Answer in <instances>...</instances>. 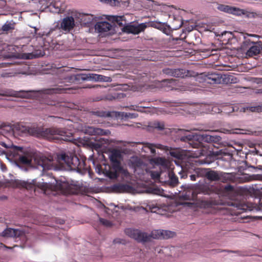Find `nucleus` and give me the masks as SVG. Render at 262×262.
Here are the masks:
<instances>
[{
	"label": "nucleus",
	"mask_w": 262,
	"mask_h": 262,
	"mask_svg": "<svg viewBox=\"0 0 262 262\" xmlns=\"http://www.w3.org/2000/svg\"><path fill=\"white\" fill-rule=\"evenodd\" d=\"M102 117H112V116H110V115H108V116H101Z\"/></svg>",
	"instance_id": "obj_60"
},
{
	"label": "nucleus",
	"mask_w": 262,
	"mask_h": 262,
	"mask_svg": "<svg viewBox=\"0 0 262 262\" xmlns=\"http://www.w3.org/2000/svg\"><path fill=\"white\" fill-rule=\"evenodd\" d=\"M64 93V87L62 85H58L55 88L45 89L41 91H15L12 89H5L0 91V95L4 96H11L29 98L32 97L40 96L42 102L48 105H55V102L51 101L48 95Z\"/></svg>",
	"instance_id": "obj_2"
},
{
	"label": "nucleus",
	"mask_w": 262,
	"mask_h": 262,
	"mask_svg": "<svg viewBox=\"0 0 262 262\" xmlns=\"http://www.w3.org/2000/svg\"><path fill=\"white\" fill-rule=\"evenodd\" d=\"M193 170V172L196 174L198 177H203L206 178V173L208 169L201 168H192Z\"/></svg>",
	"instance_id": "obj_38"
},
{
	"label": "nucleus",
	"mask_w": 262,
	"mask_h": 262,
	"mask_svg": "<svg viewBox=\"0 0 262 262\" xmlns=\"http://www.w3.org/2000/svg\"><path fill=\"white\" fill-rule=\"evenodd\" d=\"M132 187L128 184H115L112 186V189L114 192L122 193L128 192L132 190Z\"/></svg>",
	"instance_id": "obj_23"
},
{
	"label": "nucleus",
	"mask_w": 262,
	"mask_h": 262,
	"mask_svg": "<svg viewBox=\"0 0 262 262\" xmlns=\"http://www.w3.org/2000/svg\"><path fill=\"white\" fill-rule=\"evenodd\" d=\"M173 21L172 22V26L173 30H177L180 28L183 25V21L182 17L180 16L176 17L174 15L172 16Z\"/></svg>",
	"instance_id": "obj_32"
},
{
	"label": "nucleus",
	"mask_w": 262,
	"mask_h": 262,
	"mask_svg": "<svg viewBox=\"0 0 262 262\" xmlns=\"http://www.w3.org/2000/svg\"><path fill=\"white\" fill-rule=\"evenodd\" d=\"M16 185L18 187L25 188L28 190L34 189L35 191V185L33 183L28 182L24 181L16 180L15 181Z\"/></svg>",
	"instance_id": "obj_27"
},
{
	"label": "nucleus",
	"mask_w": 262,
	"mask_h": 262,
	"mask_svg": "<svg viewBox=\"0 0 262 262\" xmlns=\"http://www.w3.org/2000/svg\"><path fill=\"white\" fill-rule=\"evenodd\" d=\"M244 43L249 47V49L246 52V56L248 57H252L258 55L260 53L262 47L260 43L257 42L250 41L249 40H246Z\"/></svg>",
	"instance_id": "obj_15"
},
{
	"label": "nucleus",
	"mask_w": 262,
	"mask_h": 262,
	"mask_svg": "<svg viewBox=\"0 0 262 262\" xmlns=\"http://www.w3.org/2000/svg\"><path fill=\"white\" fill-rule=\"evenodd\" d=\"M163 74L175 77L184 78L188 76H191L190 71L184 69H173V68H164L162 69Z\"/></svg>",
	"instance_id": "obj_12"
},
{
	"label": "nucleus",
	"mask_w": 262,
	"mask_h": 262,
	"mask_svg": "<svg viewBox=\"0 0 262 262\" xmlns=\"http://www.w3.org/2000/svg\"><path fill=\"white\" fill-rule=\"evenodd\" d=\"M22 127L24 128L23 126ZM21 131L23 132H27L28 133H35L37 132V130L35 129L34 131H32L29 127H24V129H22Z\"/></svg>",
	"instance_id": "obj_46"
},
{
	"label": "nucleus",
	"mask_w": 262,
	"mask_h": 262,
	"mask_svg": "<svg viewBox=\"0 0 262 262\" xmlns=\"http://www.w3.org/2000/svg\"><path fill=\"white\" fill-rule=\"evenodd\" d=\"M260 179L262 180V176H261V179Z\"/></svg>",
	"instance_id": "obj_64"
},
{
	"label": "nucleus",
	"mask_w": 262,
	"mask_h": 262,
	"mask_svg": "<svg viewBox=\"0 0 262 262\" xmlns=\"http://www.w3.org/2000/svg\"><path fill=\"white\" fill-rule=\"evenodd\" d=\"M64 81L60 83L70 82L73 83L75 82H80L81 81L93 80L95 81L107 82H110L112 79L111 77L105 76L102 75L96 74L94 73L89 74H80L76 75H68L64 77Z\"/></svg>",
	"instance_id": "obj_7"
},
{
	"label": "nucleus",
	"mask_w": 262,
	"mask_h": 262,
	"mask_svg": "<svg viewBox=\"0 0 262 262\" xmlns=\"http://www.w3.org/2000/svg\"><path fill=\"white\" fill-rule=\"evenodd\" d=\"M206 178L211 181H218L220 180L224 181V180H227L229 178V174L208 169L206 173Z\"/></svg>",
	"instance_id": "obj_13"
},
{
	"label": "nucleus",
	"mask_w": 262,
	"mask_h": 262,
	"mask_svg": "<svg viewBox=\"0 0 262 262\" xmlns=\"http://www.w3.org/2000/svg\"><path fill=\"white\" fill-rule=\"evenodd\" d=\"M147 27V25L145 23L140 24H130L124 27V31L128 33L134 34H138L140 32L143 31Z\"/></svg>",
	"instance_id": "obj_16"
},
{
	"label": "nucleus",
	"mask_w": 262,
	"mask_h": 262,
	"mask_svg": "<svg viewBox=\"0 0 262 262\" xmlns=\"http://www.w3.org/2000/svg\"><path fill=\"white\" fill-rule=\"evenodd\" d=\"M146 147H147L150 150V152L151 154H156V149L155 148V147H156V146H155L154 144H150V143H146ZM156 147L157 148H160L158 146H156Z\"/></svg>",
	"instance_id": "obj_43"
},
{
	"label": "nucleus",
	"mask_w": 262,
	"mask_h": 262,
	"mask_svg": "<svg viewBox=\"0 0 262 262\" xmlns=\"http://www.w3.org/2000/svg\"><path fill=\"white\" fill-rule=\"evenodd\" d=\"M75 20L72 16H67L64 18L60 25L59 28L63 31L69 32L74 27Z\"/></svg>",
	"instance_id": "obj_17"
},
{
	"label": "nucleus",
	"mask_w": 262,
	"mask_h": 262,
	"mask_svg": "<svg viewBox=\"0 0 262 262\" xmlns=\"http://www.w3.org/2000/svg\"><path fill=\"white\" fill-rule=\"evenodd\" d=\"M57 160L63 168L76 170L79 172L88 169L85 160L79 159L74 153L70 152L59 153L57 155Z\"/></svg>",
	"instance_id": "obj_4"
},
{
	"label": "nucleus",
	"mask_w": 262,
	"mask_h": 262,
	"mask_svg": "<svg viewBox=\"0 0 262 262\" xmlns=\"http://www.w3.org/2000/svg\"><path fill=\"white\" fill-rule=\"evenodd\" d=\"M99 221L101 224H102L103 225L105 226L110 227L112 225L111 222L107 220L100 218L99 219Z\"/></svg>",
	"instance_id": "obj_45"
},
{
	"label": "nucleus",
	"mask_w": 262,
	"mask_h": 262,
	"mask_svg": "<svg viewBox=\"0 0 262 262\" xmlns=\"http://www.w3.org/2000/svg\"><path fill=\"white\" fill-rule=\"evenodd\" d=\"M79 18L81 26L90 27L95 22V18L93 15L88 14H80Z\"/></svg>",
	"instance_id": "obj_20"
},
{
	"label": "nucleus",
	"mask_w": 262,
	"mask_h": 262,
	"mask_svg": "<svg viewBox=\"0 0 262 262\" xmlns=\"http://www.w3.org/2000/svg\"><path fill=\"white\" fill-rule=\"evenodd\" d=\"M228 79H229V80L231 79V82H234L233 81V78H232H232H231V77H228Z\"/></svg>",
	"instance_id": "obj_55"
},
{
	"label": "nucleus",
	"mask_w": 262,
	"mask_h": 262,
	"mask_svg": "<svg viewBox=\"0 0 262 262\" xmlns=\"http://www.w3.org/2000/svg\"><path fill=\"white\" fill-rule=\"evenodd\" d=\"M23 234L21 230L15 229L11 228H8L3 231L1 235L3 237H18Z\"/></svg>",
	"instance_id": "obj_21"
},
{
	"label": "nucleus",
	"mask_w": 262,
	"mask_h": 262,
	"mask_svg": "<svg viewBox=\"0 0 262 262\" xmlns=\"http://www.w3.org/2000/svg\"><path fill=\"white\" fill-rule=\"evenodd\" d=\"M115 115H136L135 113H121V112H115Z\"/></svg>",
	"instance_id": "obj_48"
},
{
	"label": "nucleus",
	"mask_w": 262,
	"mask_h": 262,
	"mask_svg": "<svg viewBox=\"0 0 262 262\" xmlns=\"http://www.w3.org/2000/svg\"><path fill=\"white\" fill-rule=\"evenodd\" d=\"M224 189L226 192H231L233 190L234 187L231 185H227L225 186Z\"/></svg>",
	"instance_id": "obj_47"
},
{
	"label": "nucleus",
	"mask_w": 262,
	"mask_h": 262,
	"mask_svg": "<svg viewBox=\"0 0 262 262\" xmlns=\"http://www.w3.org/2000/svg\"><path fill=\"white\" fill-rule=\"evenodd\" d=\"M258 82L262 83V78L259 79Z\"/></svg>",
	"instance_id": "obj_58"
},
{
	"label": "nucleus",
	"mask_w": 262,
	"mask_h": 262,
	"mask_svg": "<svg viewBox=\"0 0 262 262\" xmlns=\"http://www.w3.org/2000/svg\"><path fill=\"white\" fill-rule=\"evenodd\" d=\"M7 248H9V249H11L12 248L11 247H7Z\"/></svg>",
	"instance_id": "obj_62"
},
{
	"label": "nucleus",
	"mask_w": 262,
	"mask_h": 262,
	"mask_svg": "<svg viewBox=\"0 0 262 262\" xmlns=\"http://www.w3.org/2000/svg\"><path fill=\"white\" fill-rule=\"evenodd\" d=\"M152 26L162 31L166 35H169L170 33V27L165 23L156 21L152 23Z\"/></svg>",
	"instance_id": "obj_25"
},
{
	"label": "nucleus",
	"mask_w": 262,
	"mask_h": 262,
	"mask_svg": "<svg viewBox=\"0 0 262 262\" xmlns=\"http://www.w3.org/2000/svg\"><path fill=\"white\" fill-rule=\"evenodd\" d=\"M165 175H167L168 178V183L170 186H175L178 184V178L172 172L167 171Z\"/></svg>",
	"instance_id": "obj_30"
},
{
	"label": "nucleus",
	"mask_w": 262,
	"mask_h": 262,
	"mask_svg": "<svg viewBox=\"0 0 262 262\" xmlns=\"http://www.w3.org/2000/svg\"><path fill=\"white\" fill-rule=\"evenodd\" d=\"M57 160L63 168L76 170L79 172L88 169L85 160L79 159L74 153L70 152L59 153L57 155Z\"/></svg>",
	"instance_id": "obj_3"
},
{
	"label": "nucleus",
	"mask_w": 262,
	"mask_h": 262,
	"mask_svg": "<svg viewBox=\"0 0 262 262\" xmlns=\"http://www.w3.org/2000/svg\"><path fill=\"white\" fill-rule=\"evenodd\" d=\"M119 173H122L125 176L128 174L127 170L124 169L121 167L120 161L111 162V167H110V169L106 171V174L108 177L111 179L117 178Z\"/></svg>",
	"instance_id": "obj_11"
},
{
	"label": "nucleus",
	"mask_w": 262,
	"mask_h": 262,
	"mask_svg": "<svg viewBox=\"0 0 262 262\" xmlns=\"http://www.w3.org/2000/svg\"><path fill=\"white\" fill-rule=\"evenodd\" d=\"M130 107L131 109L136 110L138 112H139L142 113H145L147 114H150L151 115L158 113L157 110L156 108L142 107L141 106L134 105H132Z\"/></svg>",
	"instance_id": "obj_26"
},
{
	"label": "nucleus",
	"mask_w": 262,
	"mask_h": 262,
	"mask_svg": "<svg viewBox=\"0 0 262 262\" xmlns=\"http://www.w3.org/2000/svg\"><path fill=\"white\" fill-rule=\"evenodd\" d=\"M97 168H98V170H99H99H100V169H101V165H98L97 166Z\"/></svg>",
	"instance_id": "obj_54"
},
{
	"label": "nucleus",
	"mask_w": 262,
	"mask_h": 262,
	"mask_svg": "<svg viewBox=\"0 0 262 262\" xmlns=\"http://www.w3.org/2000/svg\"><path fill=\"white\" fill-rule=\"evenodd\" d=\"M212 157H206L203 159H196L194 160V162L196 165H202V164H209L212 162Z\"/></svg>",
	"instance_id": "obj_37"
},
{
	"label": "nucleus",
	"mask_w": 262,
	"mask_h": 262,
	"mask_svg": "<svg viewBox=\"0 0 262 262\" xmlns=\"http://www.w3.org/2000/svg\"><path fill=\"white\" fill-rule=\"evenodd\" d=\"M203 140L207 142L217 143L221 140V137L219 136L204 134L202 135Z\"/></svg>",
	"instance_id": "obj_29"
},
{
	"label": "nucleus",
	"mask_w": 262,
	"mask_h": 262,
	"mask_svg": "<svg viewBox=\"0 0 262 262\" xmlns=\"http://www.w3.org/2000/svg\"><path fill=\"white\" fill-rule=\"evenodd\" d=\"M151 163L157 165L166 166L167 165L166 160L164 158L156 157L151 160Z\"/></svg>",
	"instance_id": "obj_36"
},
{
	"label": "nucleus",
	"mask_w": 262,
	"mask_h": 262,
	"mask_svg": "<svg viewBox=\"0 0 262 262\" xmlns=\"http://www.w3.org/2000/svg\"><path fill=\"white\" fill-rule=\"evenodd\" d=\"M188 177H189L190 180L192 181H195L196 178L198 177L196 174L194 172L193 174L191 173L190 169L187 170L186 172H184V174L181 176V177L183 178H185Z\"/></svg>",
	"instance_id": "obj_41"
},
{
	"label": "nucleus",
	"mask_w": 262,
	"mask_h": 262,
	"mask_svg": "<svg viewBox=\"0 0 262 262\" xmlns=\"http://www.w3.org/2000/svg\"><path fill=\"white\" fill-rule=\"evenodd\" d=\"M170 154L172 157H176L177 158H180V155L178 154H176L174 152H171Z\"/></svg>",
	"instance_id": "obj_52"
},
{
	"label": "nucleus",
	"mask_w": 262,
	"mask_h": 262,
	"mask_svg": "<svg viewBox=\"0 0 262 262\" xmlns=\"http://www.w3.org/2000/svg\"><path fill=\"white\" fill-rule=\"evenodd\" d=\"M240 112L245 113H259L262 112V105L256 106H248L246 107H242L241 108Z\"/></svg>",
	"instance_id": "obj_28"
},
{
	"label": "nucleus",
	"mask_w": 262,
	"mask_h": 262,
	"mask_svg": "<svg viewBox=\"0 0 262 262\" xmlns=\"http://www.w3.org/2000/svg\"><path fill=\"white\" fill-rule=\"evenodd\" d=\"M191 195L189 196L188 199L195 200L198 194H210L215 192L212 186L204 183H196L192 186Z\"/></svg>",
	"instance_id": "obj_8"
},
{
	"label": "nucleus",
	"mask_w": 262,
	"mask_h": 262,
	"mask_svg": "<svg viewBox=\"0 0 262 262\" xmlns=\"http://www.w3.org/2000/svg\"><path fill=\"white\" fill-rule=\"evenodd\" d=\"M101 1L110 4L112 6H116L119 5V2L118 0H101Z\"/></svg>",
	"instance_id": "obj_42"
},
{
	"label": "nucleus",
	"mask_w": 262,
	"mask_h": 262,
	"mask_svg": "<svg viewBox=\"0 0 262 262\" xmlns=\"http://www.w3.org/2000/svg\"><path fill=\"white\" fill-rule=\"evenodd\" d=\"M117 119H118L120 118V117H122V119H123V117H124L125 118H135L136 117V116H127V115H125V116H115Z\"/></svg>",
	"instance_id": "obj_50"
},
{
	"label": "nucleus",
	"mask_w": 262,
	"mask_h": 262,
	"mask_svg": "<svg viewBox=\"0 0 262 262\" xmlns=\"http://www.w3.org/2000/svg\"><path fill=\"white\" fill-rule=\"evenodd\" d=\"M193 138H194V136L193 135L189 134L188 135L182 137L181 138V140L182 141H191V140H193Z\"/></svg>",
	"instance_id": "obj_44"
},
{
	"label": "nucleus",
	"mask_w": 262,
	"mask_h": 262,
	"mask_svg": "<svg viewBox=\"0 0 262 262\" xmlns=\"http://www.w3.org/2000/svg\"><path fill=\"white\" fill-rule=\"evenodd\" d=\"M50 1V0H39V3L41 5V7H43V6L48 2Z\"/></svg>",
	"instance_id": "obj_49"
},
{
	"label": "nucleus",
	"mask_w": 262,
	"mask_h": 262,
	"mask_svg": "<svg viewBox=\"0 0 262 262\" xmlns=\"http://www.w3.org/2000/svg\"><path fill=\"white\" fill-rule=\"evenodd\" d=\"M208 82L210 84L219 83L221 82V77L219 74H211L207 77Z\"/></svg>",
	"instance_id": "obj_35"
},
{
	"label": "nucleus",
	"mask_w": 262,
	"mask_h": 262,
	"mask_svg": "<svg viewBox=\"0 0 262 262\" xmlns=\"http://www.w3.org/2000/svg\"><path fill=\"white\" fill-rule=\"evenodd\" d=\"M194 78L191 81L186 82L180 81L175 79H167L162 80L160 83V86L165 91L176 90L181 92L194 91L197 88V84L195 82Z\"/></svg>",
	"instance_id": "obj_6"
},
{
	"label": "nucleus",
	"mask_w": 262,
	"mask_h": 262,
	"mask_svg": "<svg viewBox=\"0 0 262 262\" xmlns=\"http://www.w3.org/2000/svg\"><path fill=\"white\" fill-rule=\"evenodd\" d=\"M12 150L14 155L19 156L17 159L18 163L27 165L34 164L38 169L42 171L43 175L45 174L46 170H51L54 168L53 161L45 156L32 154L28 151L24 150V148L20 146H13Z\"/></svg>",
	"instance_id": "obj_1"
},
{
	"label": "nucleus",
	"mask_w": 262,
	"mask_h": 262,
	"mask_svg": "<svg viewBox=\"0 0 262 262\" xmlns=\"http://www.w3.org/2000/svg\"><path fill=\"white\" fill-rule=\"evenodd\" d=\"M260 92H259V93H262V90H260Z\"/></svg>",
	"instance_id": "obj_63"
},
{
	"label": "nucleus",
	"mask_w": 262,
	"mask_h": 262,
	"mask_svg": "<svg viewBox=\"0 0 262 262\" xmlns=\"http://www.w3.org/2000/svg\"><path fill=\"white\" fill-rule=\"evenodd\" d=\"M222 204L223 203L219 196L203 200L199 203L200 207L204 209L216 208L218 206Z\"/></svg>",
	"instance_id": "obj_14"
},
{
	"label": "nucleus",
	"mask_w": 262,
	"mask_h": 262,
	"mask_svg": "<svg viewBox=\"0 0 262 262\" xmlns=\"http://www.w3.org/2000/svg\"><path fill=\"white\" fill-rule=\"evenodd\" d=\"M121 157L120 152L117 150H114L110 156V161L111 162H114L115 161H119V158Z\"/></svg>",
	"instance_id": "obj_40"
},
{
	"label": "nucleus",
	"mask_w": 262,
	"mask_h": 262,
	"mask_svg": "<svg viewBox=\"0 0 262 262\" xmlns=\"http://www.w3.org/2000/svg\"><path fill=\"white\" fill-rule=\"evenodd\" d=\"M56 185H55L47 183H42L41 184H39L38 187L43 191L45 194H48V191L50 190H62L63 189L62 185L58 183L56 180Z\"/></svg>",
	"instance_id": "obj_19"
},
{
	"label": "nucleus",
	"mask_w": 262,
	"mask_h": 262,
	"mask_svg": "<svg viewBox=\"0 0 262 262\" xmlns=\"http://www.w3.org/2000/svg\"><path fill=\"white\" fill-rule=\"evenodd\" d=\"M125 233L128 236L138 242H146L150 241L151 238H169L174 236L173 232L167 230H154L150 234L142 232L137 229H126Z\"/></svg>",
	"instance_id": "obj_5"
},
{
	"label": "nucleus",
	"mask_w": 262,
	"mask_h": 262,
	"mask_svg": "<svg viewBox=\"0 0 262 262\" xmlns=\"http://www.w3.org/2000/svg\"><path fill=\"white\" fill-rule=\"evenodd\" d=\"M124 17L123 16H110L108 20L114 23H116L120 26L125 25Z\"/></svg>",
	"instance_id": "obj_33"
},
{
	"label": "nucleus",
	"mask_w": 262,
	"mask_h": 262,
	"mask_svg": "<svg viewBox=\"0 0 262 262\" xmlns=\"http://www.w3.org/2000/svg\"><path fill=\"white\" fill-rule=\"evenodd\" d=\"M82 131L90 135H107L110 134L108 130H104L100 128L92 126H85Z\"/></svg>",
	"instance_id": "obj_18"
},
{
	"label": "nucleus",
	"mask_w": 262,
	"mask_h": 262,
	"mask_svg": "<svg viewBox=\"0 0 262 262\" xmlns=\"http://www.w3.org/2000/svg\"><path fill=\"white\" fill-rule=\"evenodd\" d=\"M7 47L9 48V49L11 48H13V47L11 46H7Z\"/></svg>",
	"instance_id": "obj_59"
},
{
	"label": "nucleus",
	"mask_w": 262,
	"mask_h": 262,
	"mask_svg": "<svg viewBox=\"0 0 262 262\" xmlns=\"http://www.w3.org/2000/svg\"><path fill=\"white\" fill-rule=\"evenodd\" d=\"M114 242L115 243H121L120 241H118V239H115V240L114 241Z\"/></svg>",
	"instance_id": "obj_57"
},
{
	"label": "nucleus",
	"mask_w": 262,
	"mask_h": 262,
	"mask_svg": "<svg viewBox=\"0 0 262 262\" xmlns=\"http://www.w3.org/2000/svg\"><path fill=\"white\" fill-rule=\"evenodd\" d=\"M102 115H111V113L110 112H107L106 113H104Z\"/></svg>",
	"instance_id": "obj_56"
},
{
	"label": "nucleus",
	"mask_w": 262,
	"mask_h": 262,
	"mask_svg": "<svg viewBox=\"0 0 262 262\" xmlns=\"http://www.w3.org/2000/svg\"><path fill=\"white\" fill-rule=\"evenodd\" d=\"M46 11L52 13H59L60 11L58 3L54 2L53 0L48 1L42 7Z\"/></svg>",
	"instance_id": "obj_22"
},
{
	"label": "nucleus",
	"mask_w": 262,
	"mask_h": 262,
	"mask_svg": "<svg viewBox=\"0 0 262 262\" xmlns=\"http://www.w3.org/2000/svg\"><path fill=\"white\" fill-rule=\"evenodd\" d=\"M216 9L219 11L226 12L228 14H231L236 16L246 15L248 17L250 14L247 11L244 9H241L235 7H232L224 4H217Z\"/></svg>",
	"instance_id": "obj_10"
},
{
	"label": "nucleus",
	"mask_w": 262,
	"mask_h": 262,
	"mask_svg": "<svg viewBox=\"0 0 262 262\" xmlns=\"http://www.w3.org/2000/svg\"><path fill=\"white\" fill-rule=\"evenodd\" d=\"M95 29L100 33L107 32L111 30L112 26L106 21L98 22L95 25Z\"/></svg>",
	"instance_id": "obj_24"
},
{
	"label": "nucleus",
	"mask_w": 262,
	"mask_h": 262,
	"mask_svg": "<svg viewBox=\"0 0 262 262\" xmlns=\"http://www.w3.org/2000/svg\"><path fill=\"white\" fill-rule=\"evenodd\" d=\"M15 23L13 21H7L2 27V30L7 33L15 29Z\"/></svg>",
	"instance_id": "obj_31"
},
{
	"label": "nucleus",
	"mask_w": 262,
	"mask_h": 262,
	"mask_svg": "<svg viewBox=\"0 0 262 262\" xmlns=\"http://www.w3.org/2000/svg\"><path fill=\"white\" fill-rule=\"evenodd\" d=\"M149 127L154 128L158 129V130H162L164 129L165 125L163 122L154 121L150 123L148 125Z\"/></svg>",
	"instance_id": "obj_39"
},
{
	"label": "nucleus",
	"mask_w": 262,
	"mask_h": 262,
	"mask_svg": "<svg viewBox=\"0 0 262 262\" xmlns=\"http://www.w3.org/2000/svg\"><path fill=\"white\" fill-rule=\"evenodd\" d=\"M228 252H234V251H229Z\"/></svg>",
	"instance_id": "obj_61"
},
{
	"label": "nucleus",
	"mask_w": 262,
	"mask_h": 262,
	"mask_svg": "<svg viewBox=\"0 0 262 262\" xmlns=\"http://www.w3.org/2000/svg\"><path fill=\"white\" fill-rule=\"evenodd\" d=\"M42 135L47 137L59 135L62 137V140L67 141H72L74 139L71 133L63 128L56 127L46 128L42 131Z\"/></svg>",
	"instance_id": "obj_9"
},
{
	"label": "nucleus",
	"mask_w": 262,
	"mask_h": 262,
	"mask_svg": "<svg viewBox=\"0 0 262 262\" xmlns=\"http://www.w3.org/2000/svg\"><path fill=\"white\" fill-rule=\"evenodd\" d=\"M34 57H36V56H35L34 55H33V54L32 53H30V54H28V55H27L25 57V58L26 59H32Z\"/></svg>",
	"instance_id": "obj_51"
},
{
	"label": "nucleus",
	"mask_w": 262,
	"mask_h": 262,
	"mask_svg": "<svg viewBox=\"0 0 262 262\" xmlns=\"http://www.w3.org/2000/svg\"><path fill=\"white\" fill-rule=\"evenodd\" d=\"M6 46H0V55L3 54V51Z\"/></svg>",
	"instance_id": "obj_53"
},
{
	"label": "nucleus",
	"mask_w": 262,
	"mask_h": 262,
	"mask_svg": "<svg viewBox=\"0 0 262 262\" xmlns=\"http://www.w3.org/2000/svg\"><path fill=\"white\" fill-rule=\"evenodd\" d=\"M165 174L164 172H159L158 171H151L150 172V176L152 179L155 181H159L160 182H166V181H163L162 175Z\"/></svg>",
	"instance_id": "obj_34"
}]
</instances>
